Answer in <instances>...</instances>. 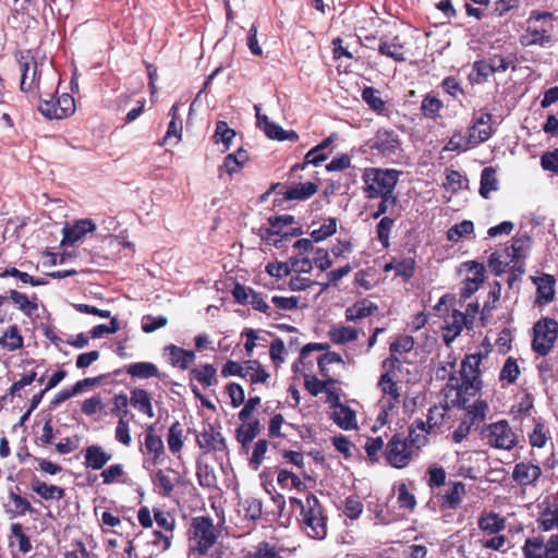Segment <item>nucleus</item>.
<instances>
[{
    "mask_svg": "<svg viewBox=\"0 0 558 558\" xmlns=\"http://www.w3.org/2000/svg\"><path fill=\"white\" fill-rule=\"evenodd\" d=\"M289 504L293 511H299L298 521L310 537L322 539L326 536L327 518L315 495L308 494L304 501L290 497Z\"/></svg>",
    "mask_w": 558,
    "mask_h": 558,
    "instance_id": "obj_1",
    "label": "nucleus"
},
{
    "mask_svg": "<svg viewBox=\"0 0 558 558\" xmlns=\"http://www.w3.org/2000/svg\"><path fill=\"white\" fill-rule=\"evenodd\" d=\"M383 371L377 381V388L381 393L379 399L380 411L377 416L380 426L387 423L389 416L398 414L402 401V390L399 385L401 371L395 368H383Z\"/></svg>",
    "mask_w": 558,
    "mask_h": 558,
    "instance_id": "obj_2",
    "label": "nucleus"
},
{
    "mask_svg": "<svg viewBox=\"0 0 558 558\" xmlns=\"http://www.w3.org/2000/svg\"><path fill=\"white\" fill-rule=\"evenodd\" d=\"M401 170L366 168L363 172V191L367 198L393 194Z\"/></svg>",
    "mask_w": 558,
    "mask_h": 558,
    "instance_id": "obj_3",
    "label": "nucleus"
},
{
    "mask_svg": "<svg viewBox=\"0 0 558 558\" xmlns=\"http://www.w3.org/2000/svg\"><path fill=\"white\" fill-rule=\"evenodd\" d=\"M542 20H554V14L551 12L547 11H539V10H533L530 13V16L527 19V27L520 36V44L523 47H530V46H539V47H547L553 44V36L550 34V31L544 27H534L531 25L533 21L538 22Z\"/></svg>",
    "mask_w": 558,
    "mask_h": 558,
    "instance_id": "obj_4",
    "label": "nucleus"
},
{
    "mask_svg": "<svg viewBox=\"0 0 558 558\" xmlns=\"http://www.w3.org/2000/svg\"><path fill=\"white\" fill-rule=\"evenodd\" d=\"M532 349L541 356H546L558 337V323L554 318L544 317L533 327Z\"/></svg>",
    "mask_w": 558,
    "mask_h": 558,
    "instance_id": "obj_5",
    "label": "nucleus"
},
{
    "mask_svg": "<svg viewBox=\"0 0 558 558\" xmlns=\"http://www.w3.org/2000/svg\"><path fill=\"white\" fill-rule=\"evenodd\" d=\"M413 456L414 452L408 438L400 433L393 434L384 449V458L387 464L395 469L407 468L413 460Z\"/></svg>",
    "mask_w": 558,
    "mask_h": 558,
    "instance_id": "obj_6",
    "label": "nucleus"
},
{
    "mask_svg": "<svg viewBox=\"0 0 558 558\" xmlns=\"http://www.w3.org/2000/svg\"><path fill=\"white\" fill-rule=\"evenodd\" d=\"M481 362L482 353L469 354L461 362V383L459 385V393L463 392L470 396H475V393L481 389Z\"/></svg>",
    "mask_w": 558,
    "mask_h": 558,
    "instance_id": "obj_7",
    "label": "nucleus"
},
{
    "mask_svg": "<svg viewBox=\"0 0 558 558\" xmlns=\"http://www.w3.org/2000/svg\"><path fill=\"white\" fill-rule=\"evenodd\" d=\"M189 533L190 539L196 543L195 549L201 556L206 555L217 539L215 526L209 517L194 518Z\"/></svg>",
    "mask_w": 558,
    "mask_h": 558,
    "instance_id": "obj_8",
    "label": "nucleus"
},
{
    "mask_svg": "<svg viewBox=\"0 0 558 558\" xmlns=\"http://www.w3.org/2000/svg\"><path fill=\"white\" fill-rule=\"evenodd\" d=\"M490 447L511 450L518 445V436L506 420L489 424L483 432Z\"/></svg>",
    "mask_w": 558,
    "mask_h": 558,
    "instance_id": "obj_9",
    "label": "nucleus"
},
{
    "mask_svg": "<svg viewBox=\"0 0 558 558\" xmlns=\"http://www.w3.org/2000/svg\"><path fill=\"white\" fill-rule=\"evenodd\" d=\"M137 520L144 529L153 527L156 522L158 529L163 530L165 533L174 534L177 520L175 517L168 510L159 507H154L150 510L148 507H141L137 511Z\"/></svg>",
    "mask_w": 558,
    "mask_h": 558,
    "instance_id": "obj_10",
    "label": "nucleus"
},
{
    "mask_svg": "<svg viewBox=\"0 0 558 558\" xmlns=\"http://www.w3.org/2000/svg\"><path fill=\"white\" fill-rule=\"evenodd\" d=\"M39 112L49 120L65 119L71 117L75 112V100L74 97L68 93H63L58 98H51L50 100H44L39 107Z\"/></svg>",
    "mask_w": 558,
    "mask_h": 558,
    "instance_id": "obj_11",
    "label": "nucleus"
},
{
    "mask_svg": "<svg viewBox=\"0 0 558 558\" xmlns=\"http://www.w3.org/2000/svg\"><path fill=\"white\" fill-rule=\"evenodd\" d=\"M457 411H460V409H454L448 403L435 404L428 410L425 423L434 434L444 433V428L450 429L453 427V421L458 416Z\"/></svg>",
    "mask_w": 558,
    "mask_h": 558,
    "instance_id": "obj_12",
    "label": "nucleus"
},
{
    "mask_svg": "<svg viewBox=\"0 0 558 558\" xmlns=\"http://www.w3.org/2000/svg\"><path fill=\"white\" fill-rule=\"evenodd\" d=\"M385 158L399 157L402 153V142L399 134L393 130L379 129L371 144Z\"/></svg>",
    "mask_w": 558,
    "mask_h": 558,
    "instance_id": "obj_13",
    "label": "nucleus"
},
{
    "mask_svg": "<svg viewBox=\"0 0 558 558\" xmlns=\"http://www.w3.org/2000/svg\"><path fill=\"white\" fill-rule=\"evenodd\" d=\"M414 343L413 337L408 335L396 338L389 345L390 355L381 362V368L402 371L403 364L408 363L405 354L414 349Z\"/></svg>",
    "mask_w": 558,
    "mask_h": 558,
    "instance_id": "obj_14",
    "label": "nucleus"
},
{
    "mask_svg": "<svg viewBox=\"0 0 558 558\" xmlns=\"http://www.w3.org/2000/svg\"><path fill=\"white\" fill-rule=\"evenodd\" d=\"M493 114L486 111H480L472 118V123L468 130V143L476 147L488 141L493 134Z\"/></svg>",
    "mask_w": 558,
    "mask_h": 558,
    "instance_id": "obj_15",
    "label": "nucleus"
},
{
    "mask_svg": "<svg viewBox=\"0 0 558 558\" xmlns=\"http://www.w3.org/2000/svg\"><path fill=\"white\" fill-rule=\"evenodd\" d=\"M520 246L515 244L506 247L502 252L495 251L488 258V267L493 274L500 276L510 263H515L520 255Z\"/></svg>",
    "mask_w": 558,
    "mask_h": 558,
    "instance_id": "obj_16",
    "label": "nucleus"
},
{
    "mask_svg": "<svg viewBox=\"0 0 558 558\" xmlns=\"http://www.w3.org/2000/svg\"><path fill=\"white\" fill-rule=\"evenodd\" d=\"M95 230L96 225L92 219L85 218L76 220L72 226H65L63 228L61 245L72 246L81 241L87 233H92Z\"/></svg>",
    "mask_w": 558,
    "mask_h": 558,
    "instance_id": "obj_17",
    "label": "nucleus"
},
{
    "mask_svg": "<svg viewBox=\"0 0 558 558\" xmlns=\"http://www.w3.org/2000/svg\"><path fill=\"white\" fill-rule=\"evenodd\" d=\"M531 279L536 286L535 304L542 306L553 302L556 296V278L549 274H542Z\"/></svg>",
    "mask_w": 558,
    "mask_h": 558,
    "instance_id": "obj_18",
    "label": "nucleus"
},
{
    "mask_svg": "<svg viewBox=\"0 0 558 558\" xmlns=\"http://www.w3.org/2000/svg\"><path fill=\"white\" fill-rule=\"evenodd\" d=\"M327 398L326 402L330 405L332 412L330 413V417L333 422L344 430L349 429V407L340 402V396L335 390V385L329 386V389L326 391Z\"/></svg>",
    "mask_w": 558,
    "mask_h": 558,
    "instance_id": "obj_19",
    "label": "nucleus"
},
{
    "mask_svg": "<svg viewBox=\"0 0 558 558\" xmlns=\"http://www.w3.org/2000/svg\"><path fill=\"white\" fill-rule=\"evenodd\" d=\"M329 349L328 343H307L305 344L300 352L299 360L293 363L292 371L295 375L300 374L302 376V372H306L311 374L314 368V363L316 362V357H312L313 352H323Z\"/></svg>",
    "mask_w": 558,
    "mask_h": 558,
    "instance_id": "obj_20",
    "label": "nucleus"
},
{
    "mask_svg": "<svg viewBox=\"0 0 558 558\" xmlns=\"http://www.w3.org/2000/svg\"><path fill=\"white\" fill-rule=\"evenodd\" d=\"M541 476V466L532 462H519L512 470V480L522 487L535 486Z\"/></svg>",
    "mask_w": 558,
    "mask_h": 558,
    "instance_id": "obj_21",
    "label": "nucleus"
},
{
    "mask_svg": "<svg viewBox=\"0 0 558 558\" xmlns=\"http://www.w3.org/2000/svg\"><path fill=\"white\" fill-rule=\"evenodd\" d=\"M22 70L21 77V90L29 92L33 89H38L39 85V76H38V64L34 57L21 56L19 60Z\"/></svg>",
    "mask_w": 558,
    "mask_h": 558,
    "instance_id": "obj_22",
    "label": "nucleus"
},
{
    "mask_svg": "<svg viewBox=\"0 0 558 558\" xmlns=\"http://www.w3.org/2000/svg\"><path fill=\"white\" fill-rule=\"evenodd\" d=\"M539 508L541 510L536 518L538 530L543 532L558 530V501L546 499Z\"/></svg>",
    "mask_w": 558,
    "mask_h": 558,
    "instance_id": "obj_23",
    "label": "nucleus"
},
{
    "mask_svg": "<svg viewBox=\"0 0 558 558\" xmlns=\"http://www.w3.org/2000/svg\"><path fill=\"white\" fill-rule=\"evenodd\" d=\"M256 117L258 126L263 129L268 138L276 140L279 142H296L299 140V135L295 131L283 130L280 125L269 121L267 116H260L259 113H257Z\"/></svg>",
    "mask_w": 558,
    "mask_h": 558,
    "instance_id": "obj_24",
    "label": "nucleus"
},
{
    "mask_svg": "<svg viewBox=\"0 0 558 558\" xmlns=\"http://www.w3.org/2000/svg\"><path fill=\"white\" fill-rule=\"evenodd\" d=\"M196 441L206 452L223 451L227 448L222 434L210 424L197 436Z\"/></svg>",
    "mask_w": 558,
    "mask_h": 558,
    "instance_id": "obj_25",
    "label": "nucleus"
},
{
    "mask_svg": "<svg viewBox=\"0 0 558 558\" xmlns=\"http://www.w3.org/2000/svg\"><path fill=\"white\" fill-rule=\"evenodd\" d=\"M111 458V453L105 451L99 445L88 446L84 450V465L86 469L101 470Z\"/></svg>",
    "mask_w": 558,
    "mask_h": 558,
    "instance_id": "obj_26",
    "label": "nucleus"
},
{
    "mask_svg": "<svg viewBox=\"0 0 558 558\" xmlns=\"http://www.w3.org/2000/svg\"><path fill=\"white\" fill-rule=\"evenodd\" d=\"M144 448L147 453L153 454L154 464H158L165 456L163 441L160 436L156 435L154 425H148L145 429Z\"/></svg>",
    "mask_w": 558,
    "mask_h": 558,
    "instance_id": "obj_27",
    "label": "nucleus"
},
{
    "mask_svg": "<svg viewBox=\"0 0 558 558\" xmlns=\"http://www.w3.org/2000/svg\"><path fill=\"white\" fill-rule=\"evenodd\" d=\"M130 404L148 417L155 416L153 398L150 393L143 388H134L130 391Z\"/></svg>",
    "mask_w": 558,
    "mask_h": 558,
    "instance_id": "obj_28",
    "label": "nucleus"
},
{
    "mask_svg": "<svg viewBox=\"0 0 558 558\" xmlns=\"http://www.w3.org/2000/svg\"><path fill=\"white\" fill-rule=\"evenodd\" d=\"M166 350L169 354L170 364L180 369H187L196 359L195 352L185 350L175 344H169Z\"/></svg>",
    "mask_w": 558,
    "mask_h": 558,
    "instance_id": "obj_29",
    "label": "nucleus"
},
{
    "mask_svg": "<svg viewBox=\"0 0 558 558\" xmlns=\"http://www.w3.org/2000/svg\"><path fill=\"white\" fill-rule=\"evenodd\" d=\"M189 376L191 381L196 380L205 388L218 385L217 369L209 363L191 368Z\"/></svg>",
    "mask_w": 558,
    "mask_h": 558,
    "instance_id": "obj_30",
    "label": "nucleus"
},
{
    "mask_svg": "<svg viewBox=\"0 0 558 558\" xmlns=\"http://www.w3.org/2000/svg\"><path fill=\"white\" fill-rule=\"evenodd\" d=\"M361 96L368 108L378 116L390 117L391 111L388 109L386 101L379 96L378 89L366 86L363 88Z\"/></svg>",
    "mask_w": 558,
    "mask_h": 558,
    "instance_id": "obj_31",
    "label": "nucleus"
},
{
    "mask_svg": "<svg viewBox=\"0 0 558 558\" xmlns=\"http://www.w3.org/2000/svg\"><path fill=\"white\" fill-rule=\"evenodd\" d=\"M450 318L451 320L447 322V332L444 335V340L447 344L461 333L463 327L470 328L469 324L472 325V320L468 318L466 314L458 310H453Z\"/></svg>",
    "mask_w": 558,
    "mask_h": 558,
    "instance_id": "obj_32",
    "label": "nucleus"
},
{
    "mask_svg": "<svg viewBox=\"0 0 558 558\" xmlns=\"http://www.w3.org/2000/svg\"><path fill=\"white\" fill-rule=\"evenodd\" d=\"M319 374L324 378H332L336 375L335 367L344 366V361L336 352H326L316 357Z\"/></svg>",
    "mask_w": 558,
    "mask_h": 558,
    "instance_id": "obj_33",
    "label": "nucleus"
},
{
    "mask_svg": "<svg viewBox=\"0 0 558 558\" xmlns=\"http://www.w3.org/2000/svg\"><path fill=\"white\" fill-rule=\"evenodd\" d=\"M477 524L484 533L495 535L505 530L506 519L496 512L482 513Z\"/></svg>",
    "mask_w": 558,
    "mask_h": 558,
    "instance_id": "obj_34",
    "label": "nucleus"
},
{
    "mask_svg": "<svg viewBox=\"0 0 558 558\" xmlns=\"http://www.w3.org/2000/svg\"><path fill=\"white\" fill-rule=\"evenodd\" d=\"M429 434L434 433L429 430L425 421L422 418H416L409 428V445L411 448L415 447L416 449H421L427 444V435Z\"/></svg>",
    "mask_w": 558,
    "mask_h": 558,
    "instance_id": "obj_35",
    "label": "nucleus"
},
{
    "mask_svg": "<svg viewBox=\"0 0 558 558\" xmlns=\"http://www.w3.org/2000/svg\"><path fill=\"white\" fill-rule=\"evenodd\" d=\"M442 109V100L430 93L426 94L421 101L420 111L426 119L436 121L441 117Z\"/></svg>",
    "mask_w": 558,
    "mask_h": 558,
    "instance_id": "obj_36",
    "label": "nucleus"
},
{
    "mask_svg": "<svg viewBox=\"0 0 558 558\" xmlns=\"http://www.w3.org/2000/svg\"><path fill=\"white\" fill-rule=\"evenodd\" d=\"M378 51L381 56L388 57L397 62L405 61L404 45L401 43L399 36L388 43L380 40Z\"/></svg>",
    "mask_w": 558,
    "mask_h": 558,
    "instance_id": "obj_37",
    "label": "nucleus"
},
{
    "mask_svg": "<svg viewBox=\"0 0 558 558\" xmlns=\"http://www.w3.org/2000/svg\"><path fill=\"white\" fill-rule=\"evenodd\" d=\"M262 425L258 420L245 422L235 429V438L240 445L252 444V441L260 434Z\"/></svg>",
    "mask_w": 558,
    "mask_h": 558,
    "instance_id": "obj_38",
    "label": "nucleus"
},
{
    "mask_svg": "<svg viewBox=\"0 0 558 558\" xmlns=\"http://www.w3.org/2000/svg\"><path fill=\"white\" fill-rule=\"evenodd\" d=\"M465 494V485L462 482H453L449 489L441 496V507L457 509Z\"/></svg>",
    "mask_w": 558,
    "mask_h": 558,
    "instance_id": "obj_39",
    "label": "nucleus"
},
{
    "mask_svg": "<svg viewBox=\"0 0 558 558\" xmlns=\"http://www.w3.org/2000/svg\"><path fill=\"white\" fill-rule=\"evenodd\" d=\"M126 373L133 378L148 379L160 377L158 367L151 362H136L126 366Z\"/></svg>",
    "mask_w": 558,
    "mask_h": 558,
    "instance_id": "obj_40",
    "label": "nucleus"
},
{
    "mask_svg": "<svg viewBox=\"0 0 558 558\" xmlns=\"http://www.w3.org/2000/svg\"><path fill=\"white\" fill-rule=\"evenodd\" d=\"M8 293L7 300L10 299L26 316L31 317L38 310L36 295L29 300L26 294L16 290H9Z\"/></svg>",
    "mask_w": 558,
    "mask_h": 558,
    "instance_id": "obj_41",
    "label": "nucleus"
},
{
    "mask_svg": "<svg viewBox=\"0 0 558 558\" xmlns=\"http://www.w3.org/2000/svg\"><path fill=\"white\" fill-rule=\"evenodd\" d=\"M302 377L304 378L305 389L314 397L318 396L323 391H327L329 386L337 384L335 378H324V380H320L316 376L306 372H302Z\"/></svg>",
    "mask_w": 558,
    "mask_h": 558,
    "instance_id": "obj_42",
    "label": "nucleus"
},
{
    "mask_svg": "<svg viewBox=\"0 0 558 558\" xmlns=\"http://www.w3.org/2000/svg\"><path fill=\"white\" fill-rule=\"evenodd\" d=\"M318 191V185L313 182L298 183L283 193L284 199L303 201L310 198Z\"/></svg>",
    "mask_w": 558,
    "mask_h": 558,
    "instance_id": "obj_43",
    "label": "nucleus"
},
{
    "mask_svg": "<svg viewBox=\"0 0 558 558\" xmlns=\"http://www.w3.org/2000/svg\"><path fill=\"white\" fill-rule=\"evenodd\" d=\"M498 190V180L496 170L493 167H486L481 173L480 195L487 199L490 193Z\"/></svg>",
    "mask_w": 558,
    "mask_h": 558,
    "instance_id": "obj_44",
    "label": "nucleus"
},
{
    "mask_svg": "<svg viewBox=\"0 0 558 558\" xmlns=\"http://www.w3.org/2000/svg\"><path fill=\"white\" fill-rule=\"evenodd\" d=\"M284 227L280 223V227L272 228V226L268 228H260L258 235L260 236L262 241L266 242L269 245H272L275 247H282L286 242V235L287 232Z\"/></svg>",
    "mask_w": 558,
    "mask_h": 558,
    "instance_id": "obj_45",
    "label": "nucleus"
},
{
    "mask_svg": "<svg viewBox=\"0 0 558 558\" xmlns=\"http://www.w3.org/2000/svg\"><path fill=\"white\" fill-rule=\"evenodd\" d=\"M0 344L9 351H15L23 348L24 339L16 325H12L5 330L4 335L0 338Z\"/></svg>",
    "mask_w": 558,
    "mask_h": 558,
    "instance_id": "obj_46",
    "label": "nucleus"
},
{
    "mask_svg": "<svg viewBox=\"0 0 558 558\" xmlns=\"http://www.w3.org/2000/svg\"><path fill=\"white\" fill-rule=\"evenodd\" d=\"M533 421L534 428L529 434V442L532 447L543 448L550 439L549 432L541 420L533 418Z\"/></svg>",
    "mask_w": 558,
    "mask_h": 558,
    "instance_id": "obj_47",
    "label": "nucleus"
},
{
    "mask_svg": "<svg viewBox=\"0 0 558 558\" xmlns=\"http://www.w3.org/2000/svg\"><path fill=\"white\" fill-rule=\"evenodd\" d=\"M545 541L541 536L527 537L522 547L524 558H544Z\"/></svg>",
    "mask_w": 558,
    "mask_h": 558,
    "instance_id": "obj_48",
    "label": "nucleus"
},
{
    "mask_svg": "<svg viewBox=\"0 0 558 558\" xmlns=\"http://www.w3.org/2000/svg\"><path fill=\"white\" fill-rule=\"evenodd\" d=\"M32 489L44 499H61L64 496L63 488L56 485H48L45 482L36 480Z\"/></svg>",
    "mask_w": 558,
    "mask_h": 558,
    "instance_id": "obj_49",
    "label": "nucleus"
},
{
    "mask_svg": "<svg viewBox=\"0 0 558 558\" xmlns=\"http://www.w3.org/2000/svg\"><path fill=\"white\" fill-rule=\"evenodd\" d=\"M167 472H173L171 469H168L167 471L158 470L155 473L154 477V485L157 488V492L159 495L168 497L172 494L174 490V482L173 480L167 474Z\"/></svg>",
    "mask_w": 558,
    "mask_h": 558,
    "instance_id": "obj_50",
    "label": "nucleus"
},
{
    "mask_svg": "<svg viewBox=\"0 0 558 558\" xmlns=\"http://www.w3.org/2000/svg\"><path fill=\"white\" fill-rule=\"evenodd\" d=\"M169 450L172 453L179 452L183 447V426L179 421L171 424L167 435Z\"/></svg>",
    "mask_w": 558,
    "mask_h": 558,
    "instance_id": "obj_51",
    "label": "nucleus"
},
{
    "mask_svg": "<svg viewBox=\"0 0 558 558\" xmlns=\"http://www.w3.org/2000/svg\"><path fill=\"white\" fill-rule=\"evenodd\" d=\"M397 502L400 509L413 511L416 507V498L405 483L397 486Z\"/></svg>",
    "mask_w": 558,
    "mask_h": 558,
    "instance_id": "obj_52",
    "label": "nucleus"
},
{
    "mask_svg": "<svg viewBox=\"0 0 558 558\" xmlns=\"http://www.w3.org/2000/svg\"><path fill=\"white\" fill-rule=\"evenodd\" d=\"M474 232V223L471 220H463L453 225L447 231V239L452 242H458Z\"/></svg>",
    "mask_w": 558,
    "mask_h": 558,
    "instance_id": "obj_53",
    "label": "nucleus"
},
{
    "mask_svg": "<svg viewBox=\"0 0 558 558\" xmlns=\"http://www.w3.org/2000/svg\"><path fill=\"white\" fill-rule=\"evenodd\" d=\"M487 404L484 401H476L463 413L469 424L478 425L485 421Z\"/></svg>",
    "mask_w": 558,
    "mask_h": 558,
    "instance_id": "obj_54",
    "label": "nucleus"
},
{
    "mask_svg": "<svg viewBox=\"0 0 558 558\" xmlns=\"http://www.w3.org/2000/svg\"><path fill=\"white\" fill-rule=\"evenodd\" d=\"M520 375V367L517 359L509 356L504 363L499 379L500 381H507L508 384H514Z\"/></svg>",
    "mask_w": 558,
    "mask_h": 558,
    "instance_id": "obj_55",
    "label": "nucleus"
},
{
    "mask_svg": "<svg viewBox=\"0 0 558 558\" xmlns=\"http://www.w3.org/2000/svg\"><path fill=\"white\" fill-rule=\"evenodd\" d=\"M474 148L473 145L468 143V136H464L461 131H454L444 147L445 151H466Z\"/></svg>",
    "mask_w": 558,
    "mask_h": 558,
    "instance_id": "obj_56",
    "label": "nucleus"
},
{
    "mask_svg": "<svg viewBox=\"0 0 558 558\" xmlns=\"http://www.w3.org/2000/svg\"><path fill=\"white\" fill-rule=\"evenodd\" d=\"M268 441L266 439H259L253 446V450L251 457L248 459V464L252 470L257 471L265 458V453L267 452Z\"/></svg>",
    "mask_w": 558,
    "mask_h": 558,
    "instance_id": "obj_57",
    "label": "nucleus"
},
{
    "mask_svg": "<svg viewBox=\"0 0 558 558\" xmlns=\"http://www.w3.org/2000/svg\"><path fill=\"white\" fill-rule=\"evenodd\" d=\"M235 136V131L231 128H229L228 123L226 121H218L216 123V130L214 134V141L216 143H223L226 146V149H229L230 144L232 140Z\"/></svg>",
    "mask_w": 558,
    "mask_h": 558,
    "instance_id": "obj_58",
    "label": "nucleus"
},
{
    "mask_svg": "<svg viewBox=\"0 0 558 558\" xmlns=\"http://www.w3.org/2000/svg\"><path fill=\"white\" fill-rule=\"evenodd\" d=\"M151 536L150 544L159 553H165L171 548L174 534L165 533L163 530H154Z\"/></svg>",
    "mask_w": 558,
    "mask_h": 558,
    "instance_id": "obj_59",
    "label": "nucleus"
},
{
    "mask_svg": "<svg viewBox=\"0 0 558 558\" xmlns=\"http://www.w3.org/2000/svg\"><path fill=\"white\" fill-rule=\"evenodd\" d=\"M515 57L513 54L504 57L501 54H493L488 58L492 70L496 72H506L510 66L515 70Z\"/></svg>",
    "mask_w": 558,
    "mask_h": 558,
    "instance_id": "obj_60",
    "label": "nucleus"
},
{
    "mask_svg": "<svg viewBox=\"0 0 558 558\" xmlns=\"http://www.w3.org/2000/svg\"><path fill=\"white\" fill-rule=\"evenodd\" d=\"M377 310L378 306L367 299L355 302L354 305L351 306V320L367 317Z\"/></svg>",
    "mask_w": 558,
    "mask_h": 558,
    "instance_id": "obj_61",
    "label": "nucleus"
},
{
    "mask_svg": "<svg viewBox=\"0 0 558 558\" xmlns=\"http://www.w3.org/2000/svg\"><path fill=\"white\" fill-rule=\"evenodd\" d=\"M395 226V219L390 217H383L376 228L377 239L381 243L383 247L388 248L390 245L389 235Z\"/></svg>",
    "mask_w": 558,
    "mask_h": 558,
    "instance_id": "obj_62",
    "label": "nucleus"
},
{
    "mask_svg": "<svg viewBox=\"0 0 558 558\" xmlns=\"http://www.w3.org/2000/svg\"><path fill=\"white\" fill-rule=\"evenodd\" d=\"M337 231V220L335 218H328L318 229H313L311 238L315 242H320L332 235Z\"/></svg>",
    "mask_w": 558,
    "mask_h": 558,
    "instance_id": "obj_63",
    "label": "nucleus"
},
{
    "mask_svg": "<svg viewBox=\"0 0 558 558\" xmlns=\"http://www.w3.org/2000/svg\"><path fill=\"white\" fill-rule=\"evenodd\" d=\"M276 548L268 542H260L253 551H248L246 558H277Z\"/></svg>",
    "mask_w": 558,
    "mask_h": 558,
    "instance_id": "obj_64",
    "label": "nucleus"
}]
</instances>
